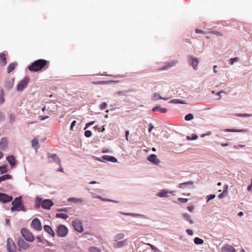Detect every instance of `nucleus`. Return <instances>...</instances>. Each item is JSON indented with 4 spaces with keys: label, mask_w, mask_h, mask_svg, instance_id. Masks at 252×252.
<instances>
[{
    "label": "nucleus",
    "mask_w": 252,
    "mask_h": 252,
    "mask_svg": "<svg viewBox=\"0 0 252 252\" xmlns=\"http://www.w3.org/2000/svg\"><path fill=\"white\" fill-rule=\"evenodd\" d=\"M48 61L44 59H39L34 61L28 66L31 71L37 72L42 70L47 64Z\"/></svg>",
    "instance_id": "nucleus-1"
},
{
    "label": "nucleus",
    "mask_w": 252,
    "mask_h": 252,
    "mask_svg": "<svg viewBox=\"0 0 252 252\" xmlns=\"http://www.w3.org/2000/svg\"><path fill=\"white\" fill-rule=\"evenodd\" d=\"M12 207L11 210L12 212L22 210L25 211V208L22 203V199L21 197L16 198L12 202Z\"/></svg>",
    "instance_id": "nucleus-2"
},
{
    "label": "nucleus",
    "mask_w": 252,
    "mask_h": 252,
    "mask_svg": "<svg viewBox=\"0 0 252 252\" xmlns=\"http://www.w3.org/2000/svg\"><path fill=\"white\" fill-rule=\"evenodd\" d=\"M21 234L24 239L29 242H32L34 240V237L32 233L28 229L22 228L21 230Z\"/></svg>",
    "instance_id": "nucleus-3"
},
{
    "label": "nucleus",
    "mask_w": 252,
    "mask_h": 252,
    "mask_svg": "<svg viewBox=\"0 0 252 252\" xmlns=\"http://www.w3.org/2000/svg\"><path fill=\"white\" fill-rule=\"evenodd\" d=\"M17 245L19 247L18 250L19 251H21L22 250H28L30 248V245L26 242L22 238L18 239Z\"/></svg>",
    "instance_id": "nucleus-4"
},
{
    "label": "nucleus",
    "mask_w": 252,
    "mask_h": 252,
    "mask_svg": "<svg viewBox=\"0 0 252 252\" xmlns=\"http://www.w3.org/2000/svg\"><path fill=\"white\" fill-rule=\"evenodd\" d=\"M6 249L8 252H16L17 247L13 241L9 238L7 240Z\"/></svg>",
    "instance_id": "nucleus-5"
},
{
    "label": "nucleus",
    "mask_w": 252,
    "mask_h": 252,
    "mask_svg": "<svg viewBox=\"0 0 252 252\" xmlns=\"http://www.w3.org/2000/svg\"><path fill=\"white\" fill-rule=\"evenodd\" d=\"M29 78L28 77H25L23 80H22L17 86V90L18 91H22L24 88H25L29 82Z\"/></svg>",
    "instance_id": "nucleus-6"
},
{
    "label": "nucleus",
    "mask_w": 252,
    "mask_h": 252,
    "mask_svg": "<svg viewBox=\"0 0 252 252\" xmlns=\"http://www.w3.org/2000/svg\"><path fill=\"white\" fill-rule=\"evenodd\" d=\"M72 224L74 228L79 232H82L84 230L82 221L78 219L72 221Z\"/></svg>",
    "instance_id": "nucleus-7"
},
{
    "label": "nucleus",
    "mask_w": 252,
    "mask_h": 252,
    "mask_svg": "<svg viewBox=\"0 0 252 252\" xmlns=\"http://www.w3.org/2000/svg\"><path fill=\"white\" fill-rule=\"evenodd\" d=\"M57 234L60 237H65L68 232L67 228L63 225H60L57 228Z\"/></svg>",
    "instance_id": "nucleus-8"
},
{
    "label": "nucleus",
    "mask_w": 252,
    "mask_h": 252,
    "mask_svg": "<svg viewBox=\"0 0 252 252\" xmlns=\"http://www.w3.org/2000/svg\"><path fill=\"white\" fill-rule=\"evenodd\" d=\"M31 227L37 231H40L42 229L41 222L38 219H34L32 220Z\"/></svg>",
    "instance_id": "nucleus-9"
},
{
    "label": "nucleus",
    "mask_w": 252,
    "mask_h": 252,
    "mask_svg": "<svg viewBox=\"0 0 252 252\" xmlns=\"http://www.w3.org/2000/svg\"><path fill=\"white\" fill-rule=\"evenodd\" d=\"M189 62L192 67L196 70L197 69V65L199 63L198 59L197 58L194 57L192 56H189Z\"/></svg>",
    "instance_id": "nucleus-10"
},
{
    "label": "nucleus",
    "mask_w": 252,
    "mask_h": 252,
    "mask_svg": "<svg viewBox=\"0 0 252 252\" xmlns=\"http://www.w3.org/2000/svg\"><path fill=\"white\" fill-rule=\"evenodd\" d=\"M12 197L6 194L0 193V201L3 203L9 202L12 201Z\"/></svg>",
    "instance_id": "nucleus-11"
},
{
    "label": "nucleus",
    "mask_w": 252,
    "mask_h": 252,
    "mask_svg": "<svg viewBox=\"0 0 252 252\" xmlns=\"http://www.w3.org/2000/svg\"><path fill=\"white\" fill-rule=\"evenodd\" d=\"M147 159L149 161L156 165H158L160 162V160L158 158L157 156L155 154H151L148 156Z\"/></svg>",
    "instance_id": "nucleus-12"
},
{
    "label": "nucleus",
    "mask_w": 252,
    "mask_h": 252,
    "mask_svg": "<svg viewBox=\"0 0 252 252\" xmlns=\"http://www.w3.org/2000/svg\"><path fill=\"white\" fill-rule=\"evenodd\" d=\"M54 203L50 199H45L43 200L41 203L42 207L46 209H50L51 207L53 205Z\"/></svg>",
    "instance_id": "nucleus-13"
},
{
    "label": "nucleus",
    "mask_w": 252,
    "mask_h": 252,
    "mask_svg": "<svg viewBox=\"0 0 252 252\" xmlns=\"http://www.w3.org/2000/svg\"><path fill=\"white\" fill-rule=\"evenodd\" d=\"M47 156L49 158H51L52 159V160L50 161V162L55 161V162H57L58 164H59L60 165H61V161L60 158H59V157H58V156L56 154L51 155L50 153H48L47 154Z\"/></svg>",
    "instance_id": "nucleus-14"
},
{
    "label": "nucleus",
    "mask_w": 252,
    "mask_h": 252,
    "mask_svg": "<svg viewBox=\"0 0 252 252\" xmlns=\"http://www.w3.org/2000/svg\"><path fill=\"white\" fill-rule=\"evenodd\" d=\"M177 62H178L176 61H172L170 62L166 63V64L165 65H164L163 67L158 69V70H166L169 68H170L172 66H175L177 64Z\"/></svg>",
    "instance_id": "nucleus-15"
},
{
    "label": "nucleus",
    "mask_w": 252,
    "mask_h": 252,
    "mask_svg": "<svg viewBox=\"0 0 252 252\" xmlns=\"http://www.w3.org/2000/svg\"><path fill=\"white\" fill-rule=\"evenodd\" d=\"M221 252H236L235 249L231 245H227L221 249Z\"/></svg>",
    "instance_id": "nucleus-16"
},
{
    "label": "nucleus",
    "mask_w": 252,
    "mask_h": 252,
    "mask_svg": "<svg viewBox=\"0 0 252 252\" xmlns=\"http://www.w3.org/2000/svg\"><path fill=\"white\" fill-rule=\"evenodd\" d=\"M44 230L47 232L48 234L51 235L52 236L54 237L55 235V233L54 230L52 229L51 227L48 225H45L44 226Z\"/></svg>",
    "instance_id": "nucleus-17"
},
{
    "label": "nucleus",
    "mask_w": 252,
    "mask_h": 252,
    "mask_svg": "<svg viewBox=\"0 0 252 252\" xmlns=\"http://www.w3.org/2000/svg\"><path fill=\"white\" fill-rule=\"evenodd\" d=\"M7 160L10 164L11 168H13L16 164V161L13 156H8L6 158Z\"/></svg>",
    "instance_id": "nucleus-18"
},
{
    "label": "nucleus",
    "mask_w": 252,
    "mask_h": 252,
    "mask_svg": "<svg viewBox=\"0 0 252 252\" xmlns=\"http://www.w3.org/2000/svg\"><path fill=\"white\" fill-rule=\"evenodd\" d=\"M102 158L104 160L111 161L112 162H116L117 161V159L115 158L108 155L103 156L102 157Z\"/></svg>",
    "instance_id": "nucleus-19"
},
{
    "label": "nucleus",
    "mask_w": 252,
    "mask_h": 252,
    "mask_svg": "<svg viewBox=\"0 0 252 252\" xmlns=\"http://www.w3.org/2000/svg\"><path fill=\"white\" fill-rule=\"evenodd\" d=\"M0 63L2 66H5L6 64V59L4 53H0Z\"/></svg>",
    "instance_id": "nucleus-20"
},
{
    "label": "nucleus",
    "mask_w": 252,
    "mask_h": 252,
    "mask_svg": "<svg viewBox=\"0 0 252 252\" xmlns=\"http://www.w3.org/2000/svg\"><path fill=\"white\" fill-rule=\"evenodd\" d=\"M152 110L154 112L159 111L162 113H165L167 112V109L165 108H161L160 106H156L152 109Z\"/></svg>",
    "instance_id": "nucleus-21"
},
{
    "label": "nucleus",
    "mask_w": 252,
    "mask_h": 252,
    "mask_svg": "<svg viewBox=\"0 0 252 252\" xmlns=\"http://www.w3.org/2000/svg\"><path fill=\"white\" fill-rule=\"evenodd\" d=\"M14 85V79L9 80L5 82V87L7 89L9 90L13 87Z\"/></svg>",
    "instance_id": "nucleus-22"
},
{
    "label": "nucleus",
    "mask_w": 252,
    "mask_h": 252,
    "mask_svg": "<svg viewBox=\"0 0 252 252\" xmlns=\"http://www.w3.org/2000/svg\"><path fill=\"white\" fill-rule=\"evenodd\" d=\"M169 98H164V97H161L160 94L157 93H155L153 94V96H152V99L153 100H157V99H163V100H167Z\"/></svg>",
    "instance_id": "nucleus-23"
},
{
    "label": "nucleus",
    "mask_w": 252,
    "mask_h": 252,
    "mask_svg": "<svg viewBox=\"0 0 252 252\" xmlns=\"http://www.w3.org/2000/svg\"><path fill=\"white\" fill-rule=\"evenodd\" d=\"M32 145L35 149H38L39 147L38 139L36 138H33L32 141Z\"/></svg>",
    "instance_id": "nucleus-24"
},
{
    "label": "nucleus",
    "mask_w": 252,
    "mask_h": 252,
    "mask_svg": "<svg viewBox=\"0 0 252 252\" xmlns=\"http://www.w3.org/2000/svg\"><path fill=\"white\" fill-rule=\"evenodd\" d=\"M16 64L14 63H11L9 64L7 68V71L8 73L12 72L15 68Z\"/></svg>",
    "instance_id": "nucleus-25"
},
{
    "label": "nucleus",
    "mask_w": 252,
    "mask_h": 252,
    "mask_svg": "<svg viewBox=\"0 0 252 252\" xmlns=\"http://www.w3.org/2000/svg\"><path fill=\"white\" fill-rule=\"evenodd\" d=\"M12 179V176L9 174H5L0 177V183L6 180Z\"/></svg>",
    "instance_id": "nucleus-26"
},
{
    "label": "nucleus",
    "mask_w": 252,
    "mask_h": 252,
    "mask_svg": "<svg viewBox=\"0 0 252 252\" xmlns=\"http://www.w3.org/2000/svg\"><path fill=\"white\" fill-rule=\"evenodd\" d=\"M183 217H184V218L186 220H187V221H189L190 224L193 223V221L191 219L190 216L188 214H187V213H184L183 214Z\"/></svg>",
    "instance_id": "nucleus-27"
},
{
    "label": "nucleus",
    "mask_w": 252,
    "mask_h": 252,
    "mask_svg": "<svg viewBox=\"0 0 252 252\" xmlns=\"http://www.w3.org/2000/svg\"><path fill=\"white\" fill-rule=\"evenodd\" d=\"M56 218H59L63 219H66L68 218V216L65 214L63 213H57L56 215Z\"/></svg>",
    "instance_id": "nucleus-28"
},
{
    "label": "nucleus",
    "mask_w": 252,
    "mask_h": 252,
    "mask_svg": "<svg viewBox=\"0 0 252 252\" xmlns=\"http://www.w3.org/2000/svg\"><path fill=\"white\" fill-rule=\"evenodd\" d=\"M68 200L75 203H82L83 202V200L81 198H76L74 197L70 198Z\"/></svg>",
    "instance_id": "nucleus-29"
},
{
    "label": "nucleus",
    "mask_w": 252,
    "mask_h": 252,
    "mask_svg": "<svg viewBox=\"0 0 252 252\" xmlns=\"http://www.w3.org/2000/svg\"><path fill=\"white\" fill-rule=\"evenodd\" d=\"M126 240H124L123 241H121V242H116L114 244V247L116 248L121 247L124 246L126 244Z\"/></svg>",
    "instance_id": "nucleus-30"
},
{
    "label": "nucleus",
    "mask_w": 252,
    "mask_h": 252,
    "mask_svg": "<svg viewBox=\"0 0 252 252\" xmlns=\"http://www.w3.org/2000/svg\"><path fill=\"white\" fill-rule=\"evenodd\" d=\"M8 171L7 166L3 165L0 166V173L1 174L6 173Z\"/></svg>",
    "instance_id": "nucleus-31"
},
{
    "label": "nucleus",
    "mask_w": 252,
    "mask_h": 252,
    "mask_svg": "<svg viewBox=\"0 0 252 252\" xmlns=\"http://www.w3.org/2000/svg\"><path fill=\"white\" fill-rule=\"evenodd\" d=\"M194 242L196 245H201L204 243V241L198 237H196L194 240Z\"/></svg>",
    "instance_id": "nucleus-32"
},
{
    "label": "nucleus",
    "mask_w": 252,
    "mask_h": 252,
    "mask_svg": "<svg viewBox=\"0 0 252 252\" xmlns=\"http://www.w3.org/2000/svg\"><path fill=\"white\" fill-rule=\"evenodd\" d=\"M167 192L164 190H161V191L158 193L157 195L161 197H166L167 196Z\"/></svg>",
    "instance_id": "nucleus-33"
},
{
    "label": "nucleus",
    "mask_w": 252,
    "mask_h": 252,
    "mask_svg": "<svg viewBox=\"0 0 252 252\" xmlns=\"http://www.w3.org/2000/svg\"><path fill=\"white\" fill-rule=\"evenodd\" d=\"M198 136L195 134H192L191 136H187V139L188 140H195L197 138Z\"/></svg>",
    "instance_id": "nucleus-34"
},
{
    "label": "nucleus",
    "mask_w": 252,
    "mask_h": 252,
    "mask_svg": "<svg viewBox=\"0 0 252 252\" xmlns=\"http://www.w3.org/2000/svg\"><path fill=\"white\" fill-rule=\"evenodd\" d=\"M170 103H175V104H177V103H184V102H183L180 99H173L172 100H171L170 101Z\"/></svg>",
    "instance_id": "nucleus-35"
},
{
    "label": "nucleus",
    "mask_w": 252,
    "mask_h": 252,
    "mask_svg": "<svg viewBox=\"0 0 252 252\" xmlns=\"http://www.w3.org/2000/svg\"><path fill=\"white\" fill-rule=\"evenodd\" d=\"M193 118V115L192 114H188L185 116V119L186 121H190L192 120Z\"/></svg>",
    "instance_id": "nucleus-36"
},
{
    "label": "nucleus",
    "mask_w": 252,
    "mask_h": 252,
    "mask_svg": "<svg viewBox=\"0 0 252 252\" xmlns=\"http://www.w3.org/2000/svg\"><path fill=\"white\" fill-rule=\"evenodd\" d=\"M6 146V141L5 139H2L1 141L0 142V147L1 148H4Z\"/></svg>",
    "instance_id": "nucleus-37"
},
{
    "label": "nucleus",
    "mask_w": 252,
    "mask_h": 252,
    "mask_svg": "<svg viewBox=\"0 0 252 252\" xmlns=\"http://www.w3.org/2000/svg\"><path fill=\"white\" fill-rule=\"evenodd\" d=\"M235 115H236L238 117H245L252 116V114H251L238 113V114H236Z\"/></svg>",
    "instance_id": "nucleus-38"
},
{
    "label": "nucleus",
    "mask_w": 252,
    "mask_h": 252,
    "mask_svg": "<svg viewBox=\"0 0 252 252\" xmlns=\"http://www.w3.org/2000/svg\"><path fill=\"white\" fill-rule=\"evenodd\" d=\"M90 252H100V250L96 247H91L89 249Z\"/></svg>",
    "instance_id": "nucleus-39"
},
{
    "label": "nucleus",
    "mask_w": 252,
    "mask_h": 252,
    "mask_svg": "<svg viewBox=\"0 0 252 252\" xmlns=\"http://www.w3.org/2000/svg\"><path fill=\"white\" fill-rule=\"evenodd\" d=\"M124 236H125L124 234L122 233H121L117 234L115 236V239H116V240H120V239L124 238Z\"/></svg>",
    "instance_id": "nucleus-40"
},
{
    "label": "nucleus",
    "mask_w": 252,
    "mask_h": 252,
    "mask_svg": "<svg viewBox=\"0 0 252 252\" xmlns=\"http://www.w3.org/2000/svg\"><path fill=\"white\" fill-rule=\"evenodd\" d=\"M192 183L190 182H185L183 183L180 184L179 185V187L180 188H184L186 185L189 184H192Z\"/></svg>",
    "instance_id": "nucleus-41"
},
{
    "label": "nucleus",
    "mask_w": 252,
    "mask_h": 252,
    "mask_svg": "<svg viewBox=\"0 0 252 252\" xmlns=\"http://www.w3.org/2000/svg\"><path fill=\"white\" fill-rule=\"evenodd\" d=\"M107 107V104L106 103V102H102L100 105V109L101 110H104Z\"/></svg>",
    "instance_id": "nucleus-42"
},
{
    "label": "nucleus",
    "mask_w": 252,
    "mask_h": 252,
    "mask_svg": "<svg viewBox=\"0 0 252 252\" xmlns=\"http://www.w3.org/2000/svg\"><path fill=\"white\" fill-rule=\"evenodd\" d=\"M85 136L87 137H90L92 136V133L90 130H86L85 131Z\"/></svg>",
    "instance_id": "nucleus-43"
},
{
    "label": "nucleus",
    "mask_w": 252,
    "mask_h": 252,
    "mask_svg": "<svg viewBox=\"0 0 252 252\" xmlns=\"http://www.w3.org/2000/svg\"><path fill=\"white\" fill-rule=\"evenodd\" d=\"M238 60H239V58L238 57L231 58L230 60V63L231 65H232L235 62H237Z\"/></svg>",
    "instance_id": "nucleus-44"
},
{
    "label": "nucleus",
    "mask_w": 252,
    "mask_h": 252,
    "mask_svg": "<svg viewBox=\"0 0 252 252\" xmlns=\"http://www.w3.org/2000/svg\"><path fill=\"white\" fill-rule=\"evenodd\" d=\"M216 195L215 194H210L207 196V201H209L211 199H214Z\"/></svg>",
    "instance_id": "nucleus-45"
},
{
    "label": "nucleus",
    "mask_w": 252,
    "mask_h": 252,
    "mask_svg": "<svg viewBox=\"0 0 252 252\" xmlns=\"http://www.w3.org/2000/svg\"><path fill=\"white\" fill-rule=\"evenodd\" d=\"M178 200L181 203H186L188 201V198H179Z\"/></svg>",
    "instance_id": "nucleus-46"
},
{
    "label": "nucleus",
    "mask_w": 252,
    "mask_h": 252,
    "mask_svg": "<svg viewBox=\"0 0 252 252\" xmlns=\"http://www.w3.org/2000/svg\"><path fill=\"white\" fill-rule=\"evenodd\" d=\"M211 33L214 34H216L218 36H222V34L221 32L216 31H212L211 32Z\"/></svg>",
    "instance_id": "nucleus-47"
},
{
    "label": "nucleus",
    "mask_w": 252,
    "mask_h": 252,
    "mask_svg": "<svg viewBox=\"0 0 252 252\" xmlns=\"http://www.w3.org/2000/svg\"><path fill=\"white\" fill-rule=\"evenodd\" d=\"M76 121H73L71 124V126H70V130H72V131H73V127L74 126L76 125Z\"/></svg>",
    "instance_id": "nucleus-48"
},
{
    "label": "nucleus",
    "mask_w": 252,
    "mask_h": 252,
    "mask_svg": "<svg viewBox=\"0 0 252 252\" xmlns=\"http://www.w3.org/2000/svg\"><path fill=\"white\" fill-rule=\"evenodd\" d=\"M226 191H227V188H226V189H224V190H223V192H222V193H220V194L219 195V197L220 198H221L223 197V196H224V194L225 192H226Z\"/></svg>",
    "instance_id": "nucleus-49"
},
{
    "label": "nucleus",
    "mask_w": 252,
    "mask_h": 252,
    "mask_svg": "<svg viewBox=\"0 0 252 252\" xmlns=\"http://www.w3.org/2000/svg\"><path fill=\"white\" fill-rule=\"evenodd\" d=\"M95 122L94 121H93V122H91L90 123H87L86 125V126H85V129H86L87 127L94 125V124Z\"/></svg>",
    "instance_id": "nucleus-50"
},
{
    "label": "nucleus",
    "mask_w": 252,
    "mask_h": 252,
    "mask_svg": "<svg viewBox=\"0 0 252 252\" xmlns=\"http://www.w3.org/2000/svg\"><path fill=\"white\" fill-rule=\"evenodd\" d=\"M186 232L188 233V234L189 235H192L193 234L192 230H191V229H187L186 230Z\"/></svg>",
    "instance_id": "nucleus-51"
},
{
    "label": "nucleus",
    "mask_w": 252,
    "mask_h": 252,
    "mask_svg": "<svg viewBox=\"0 0 252 252\" xmlns=\"http://www.w3.org/2000/svg\"><path fill=\"white\" fill-rule=\"evenodd\" d=\"M226 131H227V132H238V131H240L239 130H236V129H226L225 130Z\"/></svg>",
    "instance_id": "nucleus-52"
},
{
    "label": "nucleus",
    "mask_w": 252,
    "mask_h": 252,
    "mask_svg": "<svg viewBox=\"0 0 252 252\" xmlns=\"http://www.w3.org/2000/svg\"><path fill=\"white\" fill-rule=\"evenodd\" d=\"M126 215H129V216H142V215L139 214H132V213H127L126 214Z\"/></svg>",
    "instance_id": "nucleus-53"
},
{
    "label": "nucleus",
    "mask_w": 252,
    "mask_h": 252,
    "mask_svg": "<svg viewBox=\"0 0 252 252\" xmlns=\"http://www.w3.org/2000/svg\"><path fill=\"white\" fill-rule=\"evenodd\" d=\"M195 32L197 33H202V34L204 33V32L203 31L199 30V29H196L195 30Z\"/></svg>",
    "instance_id": "nucleus-54"
},
{
    "label": "nucleus",
    "mask_w": 252,
    "mask_h": 252,
    "mask_svg": "<svg viewBox=\"0 0 252 252\" xmlns=\"http://www.w3.org/2000/svg\"><path fill=\"white\" fill-rule=\"evenodd\" d=\"M104 83H105L104 81H98V82H93V83L94 84H96V85L103 84H104Z\"/></svg>",
    "instance_id": "nucleus-55"
},
{
    "label": "nucleus",
    "mask_w": 252,
    "mask_h": 252,
    "mask_svg": "<svg viewBox=\"0 0 252 252\" xmlns=\"http://www.w3.org/2000/svg\"><path fill=\"white\" fill-rule=\"evenodd\" d=\"M188 210H189V212H193V211L194 208H193V206H188Z\"/></svg>",
    "instance_id": "nucleus-56"
},
{
    "label": "nucleus",
    "mask_w": 252,
    "mask_h": 252,
    "mask_svg": "<svg viewBox=\"0 0 252 252\" xmlns=\"http://www.w3.org/2000/svg\"><path fill=\"white\" fill-rule=\"evenodd\" d=\"M128 135H129V131L128 130L126 131V140L127 141L128 140Z\"/></svg>",
    "instance_id": "nucleus-57"
},
{
    "label": "nucleus",
    "mask_w": 252,
    "mask_h": 252,
    "mask_svg": "<svg viewBox=\"0 0 252 252\" xmlns=\"http://www.w3.org/2000/svg\"><path fill=\"white\" fill-rule=\"evenodd\" d=\"M149 126L150 128H149V131L151 132L152 130L154 128V126L151 124L149 125Z\"/></svg>",
    "instance_id": "nucleus-58"
},
{
    "label": "nucleus",
    "mask_w": 252,
    "mask_h": 252,
    "mask_svg": "<svg viewBox=\"0 0 252 252\" xmlns=\"http://www.w3.org/2000/svg\"><path fill=\"white\" fill-rule=\"evenodd\" d=\"M49 117L48 116H45V117H43V116H40V120L42 121V120H44L47 118H48Z\"/></svg>",
    "instance_id": "nucleus-59"
},
{
    "label": "nucleus",
    "mask_w": 252,
    "mask_h": 252,
    "mask_svg": "<svg viewBox=\"0 0 252 252\" xmlns=\"http://www.w3.org/2000/svg\"><path fill=\"white\" fill-rule=\"evenodd\" d=\"M10 120L11 122H13L14 121V117L13 115H11L10 116Z\"/></svg>",
    "instance_id": "nucleus-60"
},
{
    "label": "nucleus",
    "mask_w": 252,
    "mask_h": 252,
    "mask_svg": "<svg viewBox=\"0 0 252 252\" xmlns=\"http://www.w3.org/2000/svg\"><path fill=\"white\" fill-rule=\"evenodd\" d=\"M4 101V99L2 96L0 97V103H2Z\"/></svg>",
    "instance_id": "nucleus-61"
},
{
    "label": "nucleus",
    "mask_w": 252,
    "mask_h": 252,
    "mask_svg": "<svg viewBox=\"0 0 252 252\" xmlns=\"http://www.w3.org/2000/svg\"><path fill=\"white\" fill-rule=\"evenodd\" d=\"M5 221H6V225H9V226L10 225V220L9 219H6Z\"/></svg>",
    "instance_id": "nucleus-62"
},
{
    "label": "nucleus",
    "mask_w": 252,
    "mask_h": 252,
    "mask_svg": "<svg viewBox=\"0 0 252 252\" xmlns=\"http://www.w3.org/2000/svg\"><path fill=\"white\" fill-rule=\"evenodd\" d=\"M36 239L38 240V242H42V238L40 236H37L36 237Z\"/></svg>",
    "instance_id": "nucleus-63"
},
{
    "label": "nucleus",
    "mask_w": 252,
    "mask_h": 252,
    "mask_svg": "<svg viewBox=\"0 0 252 252\" xmlns=\"http://www.w3.org/2000/svg\"><path fill=\"white\" fill-rule=\"evenodd\" d=\"M217 68V66L216 65H215L213 66V70H214V72L215 73H217V70H216Z\"/></svg>",
    "instance_id": "nucleus-64"
}]
</instances>
